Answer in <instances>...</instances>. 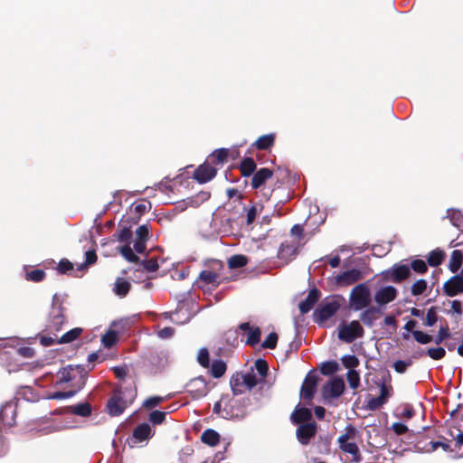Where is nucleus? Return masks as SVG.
I'll list each match as a JSON object with an SVG mask.
<instances>
[{"instance_id":"obj_1","label":"nucleus","mask_w":463,"mask_h":463,"mask_svg":"<svg viewBox=\"0 0 463 463\" xmlns=\"http://www.w3.org/2000/svg\"><path fill=\"white\" fill-rule=\"evenodd\" d=\"M137 397V388L132 387H118L114 389L111 397L108 400V413L112 416H119L125 409L133 403Z\"/></svg>"},{"instance_id":"obj_2","label":"nucleus","mask_w":463,"mask_h":463,"mask_svg":"<svg viewBox=\"0 0 463 463\" xmlns=\"http://www.w3.org/2000/svg\"><path fill=\"white\" fill-rule=\"evenodd\" d=\"M223 263L221 260H212L208 269L202 270L196 279V284L203 289H214L225 280L222 271Z\"/></svg>"},{"instance_id":"obj_3","label":"nucleus","mask_w":463,"mask_h":463,"mask_svg":"<svg viewBox=\"0 0 463 463\" xmlns=\"http://www.w3.org/2000/svg\"><path fill=\"white\" fill-rule=\"evenodd\" d=\"M66 308L58 298L57 295L52 298V305L49 312L45 331L48 333H57L66 323Z\"/></svg>"},{"instance_id":"obj_4","label":"nucleus","mask_w":463,"mask_h":463,"mask_svg":"<svg viewBox=\"0 0 463 463\" xmlns=\"http://www.w3.org/2000/svg\"><path fill=\"white\" fill-rule=\"evenodd\" d=\"M372 302L371 292L365 283H361L353 288L350 293V307L354 311L363 310Z\"/></svg>"},{"instance_id":"obj_5","label":"nucleus","mask_w":463,"mask_h":463,"mask_svg":"<svg viewBox=\"0 0 463 463\" xmlns=\"http://www.w3.org/2000/svg\"><path fill=\"white\" fill-rule=\"evenodd\" d=\"M258 379L254 373H236L231 378V387L234 395L241 394L246 390H251L258 384Z\"/></svg>"},{"instance_id":"obj_6","label":"nucleus","mask_w":463,"mask_h":463,"mask_svg":"<svg viewBox=\"0 0 463 463\" xmlns=\"http://www.w3.org/2000/svg\"><path fill=\"white\" fill-rule=\"evenodd\" d=\"M250 405V399H228L224 406V412L222 413L223 419H243L248 413V406Z\"/></svg>"},{"instance_id":"obj_7","label":"nucleus","mask_w":463,"mask_h":463,"mask_svg":"<svg viewBox=\"0 0 463 463\" xmlns=\"http://www.w3.org/2000/svg\"><path fill=\"white\" fill-rule=\"evenodd\" d=\"M364 335V329L357 320L349 324H341L338 328V338L347 344L353 343L356 338Z\"/></svg>"},{"instance_id":"obj_8","label":"nucleus","mask_w":463,"mask_h":463,"mask_svg":"<svg viewBox=\"0 0 463 463\" xmlns=\"http://www.w3.org/2000/svg\"><path fill=\"white\" fill-rule=\"evenodd\" d=\"M411 274V268L405 264H394L390 269L382 272L385 281L401 283L410 278Z\"/></svg>"},{"instance_id":"obj_9","label":"nucleus","mask_w":463,"mask_h":463,"mask_svg":"<svg viewBox=\"0 0 463 463\" xmlns=\"http://www.w3.org/2000/svg\"><path fill=\"white\" fill-rule=\"evenodd\" d=\"M340 308V304L336 300H325L314 312L315 321L323 323L332 317Z\"/></svg>"},{"instance_id":"obj_10","label":"nucleus","mask_w":463,"mask_h":463,"mask_svg":"<svg viewBox=\"0 0 463 463\" xmlns=\"http://www.w3.org/2000/svg\"><path fill=\"white\" fill-rule=\"evenodd\" d=\"M186 392L194 399L198 400L208 393V385L203 376L195 377L187 383Z\"/></svg>"},{"instance_id":"obj_11","label":"nucleus","mask_w":463,"mask_h":463,"mask_svg":"<svg viewBox=\"0 0 463 463\" xmlns=\"http://www.w3.org/2000/svg\"><path fill=\"white\" fill-rule=\"evenodd\" d=\"M398 296V290L393 286H385L380 288L374 294L373 299L376 306L385 309V306L395 300Z\"/></svg>"},{"instance_id":"obj_12","label":"nucleus","mask_w":463,"mask_h":463,"mask_svg":"<svg viewBox=\"0 0 463 463\" xmlns=\"http://www.w3.org/2000/svg\"><path fill=\"white\" fill-rule=\"evenodd\" d=\"M17 406L7 402L0 410V429L13 427L16 423Z\"/></svg>"},{"instance_id":"obj_13","label":"nucleus","mask_w":463,"mask_h":463,"mask_svg":"<svg viewBox=\"0 0 463 463\" xmlns=\"http://www.w3.org/2000/svg\"><path fill=\"white\" fill-rule=\"evenodd\" d=\"M345 391L344 380L340 377H335L322 388V395L325 399H334L340 397Z\"/></svg>"},{"instance_id":"obj_14","label":"nucleus","mask_w":463,"mask_h":463,"mask_svg":"<svg viewBox=\"0 0 463 463\" xmlns=\"http://www.w3.org/2000/svg\"><path fill=\"white\" fill-rule=\"evenodd\" d=\"M318 376L315 373H308L302 383L300 396L306 401H311L317 392Z\"/></svg>"},{"instance_id":"obj_15","label":"nucleus","mask_w":463,"mask_h":463,"mask_svg":"<svg viewBox=\"0 0 463 463\" xmlns=\"http://www.w3.org/2000/svg\"><path fill=\"white\" fill-rule=\"evenodd\" d=\"M317 425L315 421L300 424L297 429L296 435L298 440L302 445H308L310 440L316 436Z\"/></svg>"},{"instance_id":"obj_16","label":"nucleus","mask_w":463,"mask_h":463,"mask_svg":"<svg viewBox=\"0 0 463 463\" xmlns=\"http://www.w3.org/2000/svg\"><path fill=\"white\" fill-rule=\"evenodd\" d=\"M216 175L217 169L209 162H204L194 170L193 177L199 184H205L213 179Z\"/></svg>"},{"instance_id":"obj_17","label":"nucleus","mask_w":463,"mask_h":463,"mask_svg":"<svg viewBox=\"0 0 463 463\" xmlns=\"http://www.w3.org/2000/svg\"><path fill=\"white\" fill-rule=\"evenodd\" d=\"M383 308L371 304L359 315L360 321L368 327H373L375 321L383 314Z\"/></svg>"},{"instance_id":"obj_18","label":"nucleus","mask_w":463,"mask_h":463,"mask_svg":"<svg viewBox=\"0 0 463 463\" xmlns=\"http://www.w3.org/2000/svg\"><path fill=\"white\" fill-rule=\"evenodd\" d=\"M299 241H283L278 251V258L284 262H289L298 253Z\"/></svg>"},{"instance_id":"obj_19","label":"nucleus","mask_w":463,"mask_h":463,"mask_svg":"<svg viewBox=\"0 0 463 463\" xmlns=\"http://www.w3.org/2000/svg\"><path fill=\"white\" fill-rule=\"evenodd\" d=\"M443 291L449 297H455L463 292V278L454 275L443 285Z\"/></svg>"},{"instance_id":"obj_20","label":"nucleus","mask_w":463,"mask_h":463,"mask_svg":"<svg viewBox=\"0 0 463 463\" xmlns=\"http://www.w3.org/2000/svg\"><path fill=\"white\" fill-rule=\"evenodd\" d=\"M86 371L83 365H69L60 371V381L63 383H69L76 379L77 376L84 378Z\"/></svg>"},{"instance_id":"obj_21","label":"nucleus","mask_w":463,"mask_h":463,"mask_svg":"<svg viewBox=\"0 0 463 463\" xmlns=\"http://www.w3.org/2000/svg\"><path fill=\"white\" fill-rule=\"evenodd\" d=\"M321 298V292L317 288H311L307 296V298L302 300L299 305L298 308L301 314H307L308 313L314 306L317 304V302Z\"/></svg>"},{"instance_id":"obj_22","label":"nucleus","mask_w":463,"mask_h":463,"mask_svg":"<svg viewBox=\"0 0 463 463\" xmlns=\"http://www.w3.org/2000/svg\"><path fill=\"white\" fill-rule=\"evenodd\" d=\"M239 329L248 334L246 345L254 346L260 341L261 331L259 326H251L249 322L240 324Z\"/></svg>"},{"instance_id":"obj_23","label":"nucleus","mask_w":463,"mask_h":463,"mask_svg":"<svg viewBox=\"0 0 463 463\" xmlns=\"http://www.w3.org/2000/svg\"><path fill=\"white\" fill-rule=\"evenodd\" d=\"M362 272L357 269L345 270L335 277L336 283L342 286H348L362 279Z\"/></svg>"},{"instance_id":"obj_24","label":"nucleus","mask_w":463,"mask_h":463,"mask_svg":"<svg viewBox=\"0 0 463 463\" xmlns=\"http://www.w3.org/2000/svg\"><path fill=\"white\" fill-rule=\"evenodd\" d=\"M154 435L150 425L146 422L138 424L132 433V439L135 443L143 442L149 439Z\"/></svg>"},{"instance_id":"obj_25","label":"nucleus","mask_w":463,"mask_h":463,"mask_svg":"<svg viewBox=\"0 0 463 463\" xmlns=\"http://www.w3.org/2000/svg\"><path fill=\"white\" fill-rule=\"evenodd\" d=\"M273 176V171L267 167H262L252 175L251 187L259 189L266 184V182Z\"/></svg>"},{"instance_id":"obj_26","label":"nucleus","mask_w":463,"mask_h":463,"mask_svg":"<svg viewBox=\"0 0 463 463\" xmlns=\"http://www.w3.org/2000/svg\"><path fill=\"white\" fill-rule=\"evenodd\" d=\"M291 420L295 424L310 422L312 420V412L309 409L305 407L296 409L291 415Z\"/></svg>"},{"instance_id":"obj_27","label":"nucleus","mask_w":463,"mask_h":463,"mask_svg":"<svg viewBox=\"0 0 463 463\" xmlns=\"http://www.w3.org/2000/svg\"><path fill=\"white\" fill-rule=\"evenodd\" d=\"M150 208V203H146V202H137V203H134L131 206H130V213L133 214V216H131V220L133 221L134 223H137L141 216L146 213L148 211V209Z\"/></svg>"},{"instance_id":"obj_28","label":"nucleus","mask_w":463,"mask_h":463,"mask_svg":"<svg viewBox=\"0 0 463 463\" xmlns=\"http://www.w3.org/2000/svg\"><path fill=\"white\" fill-rule=\"evenodd\" d=\"M276 135L269 133L267 135L260 136L254 143L253 146L258 150H267L272 147L275 144Z\"/></svg>"},{"instance_id":"obj_29","label":"nucleus","mask_w":463,"mask_h":463,"mask_svg":"<svg viewBox=\"0 0 463 463\" xmlns=\"http://www.w3.org/2000/svg\"><path fill=\"white\" fill-rule=\"evenodd\" d=\"M257 165L253 158L244 157L239 165L241 175L243 177L252 175L256 172Z\"/></svg>"},{"instance_id":"obj_30","label":"nucleus","mask_w":463,"mask_h":463,"mask_svg":"<svg viewBox=\"0 0 463 463\" xmlns=\"http://www.w3.org/2000/svg\"><path fill=\"white\" fill-rule=\"evenodd\" d=\"M130 288L131 284L129 281L123 278H118L115 281L113 291L117 296L124 298L128 294Z\"/></svg>"},{"instance_id":"obj_31","label":"nucleus","mask_w":463,"mask_h":463,"mask_svg":"<svg viewBox=\"0 0 463 463\" xmlns=\"http://www.w3.org/2000/svg\"><path fill=\"white\" fill-rule=\"evenodd\" d=\"M201 440L206 445L214 447L220 442V434L213 429H207L202 433Z\"/></svg>"},{"instance_id":"obj_32","label":"nucleus","mask_w":463,"mask_h":463,"mask_svg":"<svg viewBox=\"0 0 463 463\" xmlns=\"http://www.w3.org/2000/svg\"><path fill=\"white\" fill-rule=\"evenodd\" d=\"M69 411L77 416L89 417L92 412V407L90 402H82L70 406Z\"/></svg>"},{"instance_id":"obj_33","label":"nucleus","mask_w":463,"mask_h":463,"mask_svg":"<svg viewBox=\"0 0 463 463\" xmlns=\"http://www.w3.org/2000/svg\"><path fill=\"white\" fill-rule=\"evenodd\" d=\"M445 257L446 253L442 250L437 248L429 253L427 257V263L431 267H438L442 264Z\"/></svg>"},{"instance_id":"obj_34","label":"nucleus","mask_w":463,"mask_h":463,"mask_svg":"<svg viewBox=\"0 0 463 463\" xmlns=\"http://www.w3.org/2000/svg\"><path fill=\"white\" fill-rule=\"evenodd\" d=\"M229 156V150L227 148H219L214 150L209 156L208 160L211 164L220 165L227 161Z\"/></svg>"},{"instance_id":"obj_35","label":"nucleus","mask_w":463,"mask_h":463,"mask_svg":"<svg viewBox=\"0 0 463 463\" xmlns=\"http://www.w3.org/2000/svg\"><path fill=\"white\" fill-rule=\"evenodd\" d=\"M463 262V254L459 250H454L451 253L450 260L449 263V269L456 273L460 267L462 266Z\"/></svg>"},{"instance_id":"obj_36","label":"nucleus","mask_w":463,"mask_h":463,"mask_svg":"<svg viewBox=\"0 0 463 463\" xmlns=\"http://www.w3.org/2000/svg\"><path fill=\"white\" fill-rule=\"evenodd\" d=\"M82 332L83 329L81 327H74L69 330L58 339V345L69 344L73 342L74 340L80 337Z\"/></svg>"},{"instance_id":"obj_37","label":"nucleus","mask_w":463,"mask_h":463,"mask_svg":"<svg viewBox=\"0 0 463 463\" xmlns=\"http://www.w3.org/2000/svg\"><path fill=\"white\" fill-rule=\"evenodd\" d=\"M226 370L227 365L222 360H214L211 365L210 373L213 378H220L225 373Z\"/></svg>"},{"instance_id":"obj_38","label":"nucleus","mask_w":463,"mask_h":463,"mask_svg":"<svg viewBox=\"0 0 463 463\" xmlns=\"http://www.w3.org/2000/svg\"><path fill=\"white\" fill-rule=\"evenodd\" d=\"M339 448L345 453L351 454L354 460L358 461L361 458L359 448L354 442L345 441V443L339 444Z\"/></svg>"},{"instance_id":"obj_39","label":"nucleus","mask_w":463,"mask_h":463,"mask_svg":"<svg viewBox=\"0 0 463 463\" xmlns=\"http://www.w3.org/2000/svg\"><path fill=\"white\" fill-rule=\"evenodd\" d=\"M357 434V430L352 424H348L345 428V432L340 435L337 439L338 444L345 443V441H349L350 439H354Z\"/></svg>"},{"instance_id":"obj_40","label":"nucleus","mask_w":463,"mask_h":463,"mask_svg":"<svg viewBox=\"0 0 463 463\" xmlns=\"http://www.w3.org/2000/svg\"><path fill=\"white\" fill-rule=\"evenodd\" d=\"M447 217L450 220V222L452 225H454L457 228H462L463 227V213L455 209H449L448 210Z\"/></svg>"},{"instance_id":"obj_41","label":"nucleus","mask_w":463,"mask_h":463,"mask_svg":"<svg viewBox=\"0 0 463 463\" xmlns=\"http://www.w3.org/2000/svg\"><path fill=\"white\" fill-rule=\"evenodd\" d=\"M248 263V258L244 255H232L228 260V267L230 269H240L246 266Z\"/></svg>"},{"instance_id":"obj_42","label":"nucleus","mask_w":463,"mask_h":463,"mask_svg":"<svg viewBox=\"0 0 463 463\" xmlns=\"http://www.w3.org/2000/svg\"><path fill=\"white\" fill-rule=\"evenodd\" d=\"M118 341V333L115 330H108L101 337V343L106 348L112 347Z\"/></svg>"},{"instance_id":"obj_43","label":"nucleus","mask_w":463,"mask_h":463,"mask_svg":"<svg viewBox=\"0 0 463 463\" xmlns=\"http://www.w3.org/2000/svg\"><path fill=\"white\" fill-rule=\"evenodd\" d=\"M339 370L338 363L335 361H327L321 364L320 372L323 375H332Z\"/></svg>"},{"instance_id":"obj_44","label":"nucleus","mask_w":463,"mask_h":463,"mask_svg":"<svg viewBox=\"0 0 463 463\" xmlns=\"http://www.w3.org/2000/svg\"><path fill=\"white\" fill-rule=\"evenodd\" d=\"M120 253L129 262H139V257L134 253L132 248L128 244L120 248Z\"/></svg>"},{"instance_id":"obj_45","label":"nucleus","mask_w":463,"mask_h":463,"mask_svg":"<svg viewBox=\"0 0 463 463\" xmlns=\"http://www.w3.org/2000/svg\"><path fill=\"white\" fill-rule=\"evenodd\" d=\"M427 287H428V284L425 279H418L412 284V286L411 288V293L412 296L421 295L425 292V290L427 289Z\"/></svg>"},{"instance_id":"obj_46","label":"nucleus","mask_w":463,"mask_h":463,"mask_svg":"<svg viewBox=\"0 0 463 463\" xmlns=\"http://www.w3.org/2000/svg\"><path fill=\"white\" fill-rule=\"evenodd\" d=\"M45 272L43 269H33L30 271H26L25 279L26 280H31L33 282H41L45 279Z\"/></svg>"},{"instance_id":"obj_47","label":"nucleus","mask_w":463,"mask_h":463,"mask_svg":"<svg viewBox=\"0 0 463 463\" xmlns=\"http://www.w3.org/2000/svg\"><path fill=\"white\" fill-rule=\"evenodd\" d=\"M428 263L420 259L413 260L411 263V269L418 274H425L428 271Z\"/></svg>"},{"instance_id":"obj_48","label":"nucleus","mask_w":463,"mask_h":463,"mask_svg":"<svg viewBox=\"0 0 463 463\" xmlns=\"http://www.w3.org/2000/svg\"><path fill=\"white\" fill-rule=\"evenodd\" d=\"M342 364L345 368L354 370L359 365V359L354 354H346L341 358Z\"/></svg>"},{"instance_id":"obj_49","label":"nucleus","mask_w":463,"mask_h":463,"mask_svg":"<svg viewBox=\"0 0 463 463\" xmlns=\"http://www.w3.org/2000/svg\"><path fill=\"white\" fill-rule=\"evenodd\" d=\"M165 401V397H162V396H151V397L146 399L143 402L142 406L145 409L151 410V409L156 407L157 405H159L160 403H162Z\"/></svg>"},{"instance_id":"obj_50","label":"nucleus","mask_w":463,"mask_h":463,"mask_svg":"<svg viewBox=\"0 0 463 463\" xmlns=\"http://www.w3.org/2000/svg\"><path fill=\"white\" fill-rule=\"evenodd\" d=\"M166 412L161 411H153L148 416V420L154 425H160L165 420Z\"/></svg>"},{"instance_id":"obj_51","label":"nucleus","mask_w":463,"mask_h":463,"mask_svg":"<svg viewBox=\"0 0 463 463\" xmlns=\"http://www.w3.org/2000/svg\"><path fill=\"white\" fill-rule=\"evenodd\" d=\"M347 382L352 389H357L360 385V375L355 370H349L347 374Z\"/></svg>"},{"instance_id":"obj_52","label":"nucleus","mask_w":463,"mask_h":463,"mask_svg":"<svg viewBox=\"0 0 463 463\" xmlns=\"http://www.w3.org/2000/svg\"><path fill=\"white\" fill-rule=\"evenodd\" d=\"M426 354L433 360H440L445 357L446 351L443 347H430L427 350Z\"/></svg>"},{"instance_id":"obj_53","label":"nucleus","mask_w":463,"mask_h":463,"mask_svg":"<svg viewBox=\"0 0 463 463\" xmlns=\"http://www.w3.org/2000/svg\"><path fill=\"white\" fill-rule=\"evenodd\" d=\"M278 339V334L275 332H271L267 336V338L262 342L261 346L266 349H274L277 346Z\"/></svg>"},{"instance_id":"obj_54","label":"nucleus","mask_w":463,"mask_h":463,"mask_svg":"<svg viewBox=\"0 0 463 463\" xmlns=\"http://www.w3.org/2000/svg\"><path fill=\"white\" fill-rule=\"evenodd\" d=\"M197 361L203 368H208L210 366V355L206 348H201L199 350Z\"/></svg>"},{"instance_id":"obj_55","label":"nucleus","mask_w":463,"mask_h":463,"mask_svg":"<svg viewBox=\"0 0 463 463\" xmlns=\"http://www.w3.org/2000/svg\"><path fill=\"white\" fill-rule=\"evenodd\" d=\"M412 335L415 341L422 345L429 344L433 340V337L430 335H428L420 330L412 331Z\"/></svg>"},{"instance_id":"obj_56","label":"nucleus","mask_w":463,"mask_h":463,"mask_svg":"<svg viewBox=\"0 0 463 463\" xmlns=\"http://www.w3.org/2000/svg\"><path fill=\"white\" fill-rule=\"evenodd\" d=\"M386 402L380 397H369L367 400L366 408L370 411H376L380 409Z\"/></svg>"},{"instance_id":"obj_57","label":"nucleus","mask_w":463,"mask_h":463,"mask_svg":"<svg viewBox=\"0 0 463 463\" xmlns=\"http://www.w3.org/2000/svg\"><path fill=\"white\" fill-rule=\"evenodd\" d=\"M97 254L95 250H88L85 253V262L79 266L80 270H83L88 266L94 264L97 261Z\"/></svg>"},{"instance_id":"obj_58","label":"nucleus","mask_w":463,"mask_h":463,"mask_svg":"<svg viewBox=\"0 0 463 463\" xmlns=\"http://www.w3.org/2000/svg\"><path fill=\"white\" fill-rule=\"evenodd\" d=\"M450 337L449 328L446 326H441L437 336L433 339L436 345L441 344L444 340Z\"/></svg>"},{"instance_id":"obj_59","label":"nucleus","mask_w":463,"mask_h":463,"mask_svg":"<svg viewBox=\"0 0 463 463\" xmlns=\"http://www.w3.org/2000/svg\"><path fill=\"white\" fill-rule=\"evenodd\" d=\"M263 206L260 205V208L258 209L257 205H252L249 209H246L247 214H246V223L248 225L254 222L256 216L258 213L262 210Z\"/></svg>"},{"instance_id":"obj_60","label":"nucleus","mask_w":463,"mask_h":463,"mask_svg":"<svg viewBox=\"0 0 463 463\" xmlns=\"http://www.w3.org/2000/svg\"><path fill=\"white\" fill-rule=\"evenodd\" d=\"M255 369L261 377H266L269 373V364L264 359H258L255 361Z\"/></svg>"},{"instance_id":"obj_61","label":"nucleus","mask_w":463,"mask_h":463,"mask_svg":"<svg viewBox=\"0 0 463 463\" xmlns=\"http://www.w3.org/2000/svg\"><path fill=\"white\" fill-rule=\"evenodd\" d=\"M438 321L437 309L435 307H431L428 309L424 325L427 326H433Z\"/></svg>"},{"instance_id":"obj_62","label":"nucleus","mask_w":463,"mask_h":463,"mask_svg":"<svg viewBox=\"0 0 463 463\" xmlns=\"http://www.w3.org/2000/svg\"><path fill=\"white\" fill-rule=\"evenodd\" d=\"M73 264L67 259H61L57 267L58 273L66 274L73 270Z\"/></svg>"},{"instance_id":"obj_63","label":"nucleus","mask_w":463,"mask_h":463,"mask_svg":"<svg viewBox=\"0 0 463 463\" xmlns=\"http://www.w3.org/2000/svg\"><path fill=\"white\" fill-rule=\"evenodd\" d=\"M141 264L148 272L156 271L159 268L156 258H151L149 260H143Z\"/></svg>"},{"instance_id":"obj_64","label":"nucleus","mask_w":463,"mask_h":463,"mask_svg":"<svg viewBox=\"0 0 463 463\" xmlns=\"http://www.w3.org/2000/svg\"><path fill=\"white\" fill-rule=\"evenodd\" d=\"M411 364L412 362L411 360H397L393 364V368L398 373H403L406 372L407 368L411 365Z\"/></svg>"}]
</instances>
